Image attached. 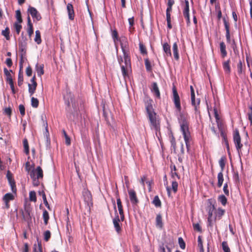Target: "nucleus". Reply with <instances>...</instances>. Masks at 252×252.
<instances>
[{"label":"nucleus","instance_id":"obj_1","mask_svg":"<svg viewBox=\"0 0 252 252\" xmlns=\"http://www.w3.org/2000/svg\"><path fill=\"white\" fill-rule=\"evenodd\" d=\"M172 101L176 108V111L179 113L178 118L180 126V130L183 135L187 150L189 151L190 146L191 136L189 130V117L187 113L182 112L181 99L175 86L172 88Z\"/></svg>","mask_w":252,"mask_h":252},{"label":"nucleus","instance_id":"obj_2","mask_svg":"<svg viewBox=\"0 0 252 252\" xmlns=\"http://www.w3.org/2000/svg\"><path fill=\"white\" fill-rule=\"evenodd\" d=\"M113 39L116 45L117 42L120 41L123 58L121 56L117 57L118 62L121 66L122 74L124 78L128 75V72L131 70L130 57L129 53V45L127 38L121 36L119 38L118 32H113Z\"/></svg>","mask_w":252,"mask_h":252},{"label":"nucleus","instance_id":"obj_3","mask_svg":"<svg viewBox=\"0 0 252 252\" xmlns=\"http://www.w3.org/2000/svg\"><path fill=\"white\" fill-rule=\"evenodd\" d=\"M147 118L150 122L151 129H155L157 132L160 130V120L156 112L147 114Z\"/></svg>","mask_w":252,"mask_h":252},{"label":"nucleus","instance_id":"obj_4","mask_svg":"<svg viewBox=\"0 0 252 252\" xmlns=\"http://www.w3.org/2000/svg\"><path fill=\"white\" fill-rule=\"evenodd\" d=\"M147 114L155 112L153 108V100L148 95H146L143 99Z\"/></svg>","mask_w":252,"mask_h":252},{"label":"nucleus","instance_id":"obj_5","mask_svg":"<svg viewBox=\"0 0 252 252\" xmlns=\"http://www.w3.org/2000/svg\"><path fill=\"white\" fill-rule=\"evenodd\" d=\"M233 141L236 149L239 153L241 151V148L243 147V144L241 143V137L239 134V131L237 129H236L234 131Z\"/></svg>","mask_w":252,"mask_h":252},{"label":"nucleus","instance_id":"obj_6","mask_svg":"<svg viewBox=\"0 0 252 252\" xmlns=\"http://www.w3.org/2000/svg\"><path fill=\"white\" fill-rule=\"evenodd\" d=\"M23 219L25 221H30L32 220L31 213L32 212V208L30 206L25 205L24 210L21 211Z\"/></svg>","mask_w":252,"mask_h":252},{"label":"nucleus","instance_id":"obj_7","mask_svg":"<svg viewBox=\"0 0 252 252\" xmlns=\"http://www.w3.org/2000/svg\"><path fill=\"white\" fill-rule=\"evenodd\" d=\"M128 193L130 202L133 206H137L139 201L136 195V191L134 189H129Z\"/></svg>","mask_w":252,"mask_h":252},{"label":"nucleus","instance_id":"obj_8","mask_svg":"<svg viewBox=\"0 0 252 252\" xmlns=\"http://www.w3.org/2000/svg\"><path fill=\"white\" fill-rule=\"evenodd\" d=\"M31 84H28L29 93L31 95H32L35 92L37 84L36 82V77L34 75L31 80Z\"/></svg>","mask_w":252,"mask_h":252},{"label":"nucleus","instance_id":"obj_9","mask_svg":"<svg viewBox=\"0 0 252 252\" xmlns=\"http://www.w3.org/2000/svg\"><path fill=\"white\" fill-rule=\"evenodd\" d=\"M28 12L31 15L34 20L39 21L41 18L40 14L34 7H29L28 9Z\"/></svg>","mask_w":252,"mask_h":252},{"label":"nucleus","instance_id":"obj_10","mask_svg":"<svg viewBox=\"0 0 252 252\" xmlns=\"http://www.w3.org/2000/svg\"><path fill=\"white\" fill-rule=\"evenodd\" d=\"M191 104L192 106L194 107V110L195 114L199 113V107H198V106L200 104V99H197L196 100H195V96L194 95H191Z\"/></svg>","mask_w":252,"mask_h":252},{"label":"nucleus","instance_id":"obj_11","mask_svg":"<svg viewBox=\"0 0 252 252\" xmlns=\"http://www.w3.org/2000/svg\"><path fill=\"white\" fill-rule=\"evenodd\" d=\"M31 172H33L36 178H41L43 177V170L40 166H37L35 169H32Z\"/></svg>","mask_w":252,"mask_h":252},{"label":"nucleus","instance_id":"obj_12","mask_svg":"<svg viewBox=\"0 0 252 252\" xmlns=\"http://www.w3.org/2000/svg\"><path fill=\"white\" fill-rule=\"evenodd\" d=\"M151 92L154 94V95L158 97V98H160V92L158 86V84L156 82H154L152 84V88H151Z\"/></svg>","mask_w":252,"mask_h":252},{"label":"nucleus","instance_id":"obj_13","mask_svg":"<svg viewBox=\"0 0 252 252\" xmlns=\"http://www.w3.org/2000/svg\"><path fill=\"white\" fill-rule=\"evenodd\" d=\"M120 221V219L118 215H117L115 219H114L113 220V222L115 230L118 233H120L121 231V227L120 226V224H119Z\"/></svg>","mask_w":252,"mask_h":252},{"label":"nucleus","instance_id":"obj_14","mask_svg":"<svg viewBox=\"0 0 252 252\" xmlns=\"http://www.w3.org/2000/svg\"><path fill=\"white\" fill-rule=\"evenodd\" d=\"M156 226L157 228L159 229L163 228V223L162 222V216L160 214L157 215L156 218Z\"/></svg>","mask_w":252,"mask_h":252},{"label":"nucleus","instance_id":"obj_15","mask_svg":"<svg viewBox=\"0 0 252 252\" xmlns=\"http://www.w3.org/2000/svg\"><path fill=\"white\" fill-rule=\"evenodd\" d=\"M225 210L221 208H218L215 212V220H220L222 217L224 215Z\"/></svg>","mask_w":252,"mask_h":252},{"label":"nucleus","instance_id":"obj_16","mask_svg":"<svg viewBox=\"0 0 252 252\" xmlns=\"http://www.w3.org/2000/svg\"><path fill=\"white\" fill-rule=\"evenodd\" d=\"M4 74L6 76V81L9 84H12L14 83L13 81L12 75L10 74V72H12L11 70L9 71L6 68H4L3 69Z\"/></svg>","mask_w":252,"mask_h":252},{"label":"nucleus","instance_id":"obj_17","mask_svg":"<svg viewBox=\"0 0 252 252\" xmlns=\"http://www.w3.org/2000/svg\"><path fill=\"white\" fill-rule=\"evenodd\" d=\"M183 14L187 21H189V2L188 0H186L185 6L183 10Z\"/></svg>","mask_w":252,"mask_h":252},{"label":"nucleus","instance_id":"obj_18","mask_svg":"<svg viewBox=\"0 0 252 252\" xmlns=\"http://www.w3.org/2000/svg\"><path fill=\"white\" fill-rule=\"evenodd\" d=\"M30 177L32 180V184L34 187H37L40 184L39 180L42 179L41 178H36L35 176L34 175L33 172H30Z\"/></svg>","mask_w":252,"mask_h":252},{"label":"nucleus","instance_id":"obj_19","mask_svg":"<svg viewBox=\"0 0 252 252\" xmlns=\"http://www.w3.org/2000/svg\"><path fill=\"white\" fill-rule=\"evenodd\" d=\"M230 61L229 60L224 62L223 63L222 66L225 72V73L227 74H229L231 71L230 66Z\"/></svg>","mask_w":252,"mask_h":252},{"label":"nucleus","instance_id":"obj_20","mask_svg":"<svg viewBox=\"0 0 252 252\" xmlns=\"http://www.w3.org/2000/svg\"><path fill=\"white\" fill-rule=\"evenodd\" d=\"M222 172L223 171H220L218 174V176H217L218 184H217V185H218V187L219 188H220L222 186L223 182V181H224L223 175Z\"/></svg>","mask_w":252,"mask_h":252},{"label":"nucleus","instance_id":"obj_21","mask_svg":"<svg viewBox=\"0 0 252 252\" xmlns=\"http://www.w3.org/2000/svg\"><path fill=\"white\" fill-rule=\"evenodd\" d=\"M67 9L68 11L69 18L71 20L73 19L74 10L72 5L71 4L68 3L67 5Z\"/></svg>","mask_w":252,"mask_h":252},{"label":"nucleus","instance_id":"obj_22","mask_svg":"<svg viewBox=\"0 0 252 252\" xmlns=\"http://www.w3.org/2000/svg\"><path fill=\"white\" fill-rule=\"evenodd\" d=\"M173 53L175 59L178 60L179 59V55L178 54V45L176 43H174L173 45Z\"/></svg>","mask_w":252,"mask_h":252},{"label":"nucleus","instance_id":"obj_23","mask_svg":"<svg viewBox=\"0 0 252 252\" xmlns=\"http://www.w3.org/2000/svg\"><path fill=\"white\" fill-rule=\"evenodd\" d=\"M170 168H171V176L173 178L175 177H177L178 179H180V176L178 175V174L177 172V168L176 166L174 164H171L170 165Z\"/></svg>","mask_w":252,"mask_h":252},{"label":"nucleus","instance_id":"obj_24","mask_svg":"<svg viewBox=\"0 0 252 252\" xmlns=\"http://www.w3.org/2000/svg\"><path fill=\"white\" fill-rule=\"evenodd\" d=\"M170 141L171 144V147L175 150L176 148V142L175 138L174 137L173 133L171 131L169 135Z\"/></svg>","mask_w":252,"mask_h":252},{"label":"nucleus","instance_id":"obj_25","mask_svg":"<svg viewBox=\"0 0 252 252\" xmlns=\"http://www.w3.org/2000/svg\"><path fill=\"white\" fill-rule=\"evenodd\" d=\"M220 45L221 56L222 58H224L227 55L225 44L223 42H221L220 43Z\"/></svg>","mask_w":252,"mask_h":252},{"label":"nucleus","instance_id":"obj_26","mask_svg":"<svg viewBox=\"0 0 252 252\" xmlns=\"http://www.w3.org/2000/svg\"><path fill=\"white\" fill-rule=\"evenodd\" d=\"M44 65L43 64H41L38 65V64L36 65L35 69L37 72L38 76L41 77L44 74Z\"/></svg>","mask_w":252,"mask_h":252},{"label":"nucleus","instance_id":"obj_27","mask_svg":"<svg viewBox=\"0 0 252 252\" xmlns=\"http://www.w3.org/2000/svg\"><path fill=\"white\" fill-rule=\"evenodd\" d=\"M152 203L156 207H161V202L159 198V197L158 195H156L154 197L153 200L152 201Z\"/></svg>","mask_w":252,"mask_h":252},{"label":"nucleus","instance_id":"obj_28","mask_svg":"<svg viewBox=\"0 0 252 252\" xmlns=\"http://www.w3.org/2000/svg\"><path fill=\"white\" fill-rule=\"evenodd\" d=\"M14 195L10 193H6L3 197V200L4 202H9L11 200H14Z\"/></svg>","mask_w":252,"mask_h":252},{"label":"nucleus","instance_id":"obj_29","mask_svg":"<svg viewBox=\"0 0 252 252\" xmlns=\"http://www.w3.org/2000/svg\"><path fill=\"white\" fill-rule=\"evenodd\" d=\"M237 71L239 75L244 73L245 72V70L241 60H240L237 64Z\"/></svg>","mask_w":252,"mask_h":252},{"label":"nucleus","instance_id":"obj_30","mask_svg":"<svg viewBox=\"0 0 252 252\" xmlns=\"http://www.w3.org/2000/svg\"><path fill=\"white\" fill-rule=\"evenodd\" d=\"M163 49L164 52L170 56H171L170 46L167 43H164L163 45Z\"/></svg>","mask_w":252,"mask_h":252},{"label":"nucleus","instance_id":"obj_31","mask_svg":"<svg viewBox=\"0 0 252 252\" xmlns=\"http://www.w3.org/2000/svg\"><path fill=\"white\" fill-rule=\"evenodd\" d=\"M218 201L221 203L223 206H225L227 202V199L224 195H220L218 197Z\"/></svg>","mask_w":252,"mask_h":252},{"label":"nucleus","instance_id":"obj_32","mask_svg":"<svg viewBox=\"0 0 252 252\" xmlns=\"http://www.w3.org/2000/svg\"><path fill=\"white\" fill-rule=\"evenodd\" d=\"M215 209V207L214 205L212 204L211 203H210V204L209 206H208L207 210H208V217L212 218L213 211Z\"/></svg>","mask_w":252,"mask_h":252},{"label":"nucleus","instance_id":"obj_33","mask_svg":"<svg viewBox=\"0 0 252 252\" xmlns=\"http://www.w3.org/2000/svg\"><path fill=\"white\" fill-rule=\"evenodd\" d=\"M23 146L24 148V152L26 155H29L30 153L29 151V146L28 144V141L27 139H24L23 140Z\"/></svg>","mask_w":252,"mask_h":252},{"label":"nucleus","instance_id":"obj_34","mask_svg":"<svg viewBox=\"0 0 252 252\" xmlns=\"http://www.w3.org/2000/svg\"><path fill=\"white\" fill-rule=\"evenodd\" d=\"M43 219L45 225H47L48 223L49 216L48 212L46 210H44L43 212Z\"/></svg>","mask_w":252,"mask_h":252},{"label":"nucleus","instance_id":"obj_35","mask_svg":"<svg viewBox=\"0 0 252 252\" xmlns=\"http://www.w3.org/2000/svg\"><path fill=\"white\" fill-rule=\"evenodd\" d=\"M117 204L119 213L124 212L122 201L119 197L117 198Z\"/></svg>","mask_w":252,"mask_h":252},{"label":"nucleus","instance_id":"obj_36","mask_svg":"<svg viewBox=\"0 0 252 252\" xmlns=\"http://www.w3.org/2000/svg\"><path fill=\"white\" fill-rule=\"evenodd\" d=\"M31 104L32 107L37 108L39 105L38 100L34 97H32L31 98Z\"/></svg>","mask_w":252,"mask_h":252},{"label":"nucleus","instance_id":"obj_37","mask_svg":"<svg viewBox=\"0 0 252 252\" xmlns=\"http://www.w3.org/2000/svg\"><path fill=\"white\" fill-rule=\"evenodd\" d=\"M62 132H63V136H64V138L65 139V144L67 146L70 145L71 144V140H70V137L68 136V135L67 134V133L64 129H63Z\"/></svg>","mask_w":252,"mask_h":252},{"label":"nucleus","instance_id":"obj_38","mask_svg":"<svg viewBox=\"0 0 252 252\" xmlns=\"http://www.w3.org/2000/svg\"><path fill=\"white\" fill-rule=\"evenodd\" d=\"M221 245L222 250L224 251V252H230V248L226 241L222 242Z\"/></svg>","mask_w":252,"mask_h":252},{"label":"nucleus","instance_id":"obj_39","mask_svg":"<svg viewBox=\"0 0 252 252\" xmlns=\"http://www.w3.org/2000/svg\"><path fill=\"white\" fill-rule=\"evenodd\" d=\"M33 252H42V246L40 243H38L37 246L36 244L34 245Z\"/></svg>","mask_w":252,"mask_h":252},{"label":"nucleus","instance_id":"obj_40","mask_svg":"<svg viewBox=\"0 0 252 252\" xmlns=\"http://www.w3.org/2000/svg\"><path fill=\"white\" fill-rule=\"evenodd\" d=\"M84 197L85 201H87L88 202L92 200L91 194L89 191H85L84 193Z\"/></svg>","mask_w":252,"mask_h":252},{"label":"nucleus","instance_id":"obj_41","mask_svg":"<svg viewBox=\"0 0 252 252\" xmlns=\"http://www.w3.org/2000/svg\"><path fill=\"white\" fill-rule=\"evenodd\" d=\"M30 200L31 201L36 202V193L34 191H31L29 193Z\"/></svg>","mask_w":252,"mask_h":252},{"label":"nucleus","instance_id":"obj_42","mask_svg":"<svg viewBox=\"0 0 252 252\" xmlns=\"http://www.w3.org/2000/svg\"><path fill=\"white\" fill-rule=\"evenodd\" d=\"M51 232L49 230H46L43 233L44 240L48 242L51 238Z\"/></svg>","mask_w":252,"mask_h":252},{"label":"nucleus","instance_id":"obj_43","mask_svg":"<svg viewBox=\"0 0 252 252\" xmlns=\"http://www.w3.org/2000/svg\"><path fill=\"white\" fill-rule=\"evenodd\" d=\"M19 50L21 52L20 55L26 56L27 47L25 45L21 44L19 46Z\"/></svg>","mask_w":252,"mask_h":252},{"label":"nucleus","instance_id":"obj_44","mask_svg":"<svg viewBox=\"0 0 252 252\" xmlns=\"http://www.w3.org/2000/svg\"><path fill=\"white\" fill-rule=\"evenodd\" d=\"M226 158L224 157L221 158L219 160V164L221 168V171H223L225 167V160Z\"/></svg>","mask_w":252,"mask_h":252},{"label":"nucleus","instance_id":"obj_45","mask_svg":"<svg viewBox=\"0 0 252 252\" xmlns=\"http://www.w3.org/2000/svg\"><path fill=\"white\" fill-rule=\"evenodd\" d=\"M34 40L38 44H39L41 43L42 40L41 38L40 32H35Z\"/></svg>","mask_w":252,"mask_h":252},{"label":"nucleus","instance_id":"obj_46","mask_svg":"<svg viewBox=\"0 0 252 252\" xmlns=\"http://www.w3.org/2000/svg\"><path fill=\"white\" fill-rule=\"evenodd\" d=\"M23 73L21 72L20 71L19 72L18 74V85L19 86H21L23 83Z\"/></svg>","mask_w":252,"mask_h":252},{"label":"nucleus","instance_id":"obj_47","mask_svg":"<svg viewBox=\"0 0 252 252\" xmlns=\"http://www.w3.org/2000/svg\"><path fill=\"white\" fill-rule=\"evenodd\" d=\"M145 67H146V70L148 71H151L152 68V66L151 65V63L148 59H146L145 60Z\"/></svg>","mask_w":252,"mask_h":252},{"label":"nucleus","instance_id":"obj_48","mask_svg":"<svg viewBox=\"0 0 252 252\" xmlns=\"http://www.w3.org/2000/svg\"><path fill=\"white\" fill-rule=\"evenodd\" d=\"M220 132V136L222 138L223 141L224 142L225 141H227V135L225 131L223 130L222 129H220V127H219Z\"/></svg>","mask_w":252,"mask_h":252},{"label":"nucleus","instance_id":"obj_49","mask_svg":"<svg viewBox=\"0 0 252 252\" xmlns=\"http://www.w3.org/2000/svg\"><path fill=\"white\" fill-rule=\"evenodd\" d=\"M178 184L176 181H172V189L174 193H176L178 190Z\"/></svg>","mask_w":252,"mask_h":252},{"label":"nucleus","instance_id":"obj_50","mask_svg":"<svg viewBox=\"0 0 252 252\" xmlns=\"http://www.w3.org/2000/svg\"><path fill=\"white\" fill-rule=\"evenodd\" d=\"M213 110H214L215 117V118L216 119V121H217V122L218 123V127H219V122L218 121L220 120V117H219V115L218 112L217 108L216 107H214V109H213Z\"/></svg>","mask_w":252,"mask_h":252},{"label":"nucleus","instance_id":"obj_51","mask_svg":"<svg viewBox=\"0 0 252 252\" xmlns=\"http://www.w3.org/2000/svg\"><path fill=\"white\" fill-rule=\"evenodd\" d=\"M178 242L180 245V248L182 249H185L186 247V244L183 240V238L181 237H180L178 238Z\"/></svg>","mask_w":252,"mask_h":252},{"label":"nucleus","instance_id":"obj_52","mask_svg":"<svg viewBox=\"0 0 252 252\" xmlns=\"http://www.w3.org/2000/svg\"><path fill=\"white\" fill-rule=\"evenodd\" d=\"M21 23V22H19L18 21H17L16 22H15L14 23V27L15 30L16 31V32H20V31L21 30V29L22 28Z\"/></svg>","mask_w":252,"mask_h":252},{"label":"nucleus","instance_id":"obj_53","mask_svg":"<svg viewBox=\"0 0 252 252\" xmlns=\"http://www.w3.org/2000/svg\"><path fill=\"white\" fill-rule=\"evenodd\" d=\"M16 18L17 21L19 22H22V19L21 17V12L19 10H17L16 11Z\"/></svg>","mask_w":252,"mask_h":252},{"label":"nucleus","instance_id":"obj_54","mask_svg":"<svg viewBox=\"0 0 252 252\" xmlns=\"http://www.w3.org/2000/svg\"><path fill=\"white\" fill-rule=\"evenodd\" d=\"M193 227L194 230L200 232H202V228L199 223H193Z\"/></svg>","mask_w":252,"mask_h":252},{"label":"nucleus","instance_id":"obj_55","mask_svg":"<svg viewBox=\"0 0 252 252\" xmlns=\"http://www.w3.org/2000/svg\"><path fill=\"white\" fill-rule=\"evenodd\" d=\"M19 109L20 114L22 117H23L25 115V108L24 106L22 104H20L19 106Z\"/></svg>","mask_w":252,"mask_h":252},{"label":"nucleus","instance_id":"obj_56","mask_svg":"<svg viewBox=\"0 0 252 252\" xmlns=\"http://www.w3.org/2000/svg\"><path fill=\"white\" fill-rule=\"evenodd\" d=\"M223 191L226 195L228 196L229 195V191L228 189V184L227 183H225L223 186Z\"/></svg>","mask_w":252,"mask_h":252},{"label":"nucleus","instance_id":"obj_57","mask_svg":"<svg viewBox=\"0 0 252 252\" xmlns=\"http://www.w3.org/2000/svg\"><path fill=\"white\" fill-rule=\"evenodd\" d=\"M139 48L141 54H147V50L145 46L141 43L139 44Z\"/></svg>","mask_w":252,"mask_h":252},{"label":"nucleus","instance_id":"obj_58","mask_svg":"<svg viewBox=\"0 0 252 252\" xmlns=\"http://www.w3.org/2000/svg\"><path fill=\"white\" fill-rule=\"evenodd\" d=\"M32 168L34 169L33 167H31V165H30V162L27 161L26 163L25 169H26V171H27L30 174L31 171H32L31 170V168Z\"/></svg>","mask_w":252,"mask_h":252},{"label":"nucleus","instance_id":"obj_59","mask_svg":"<svg viewBox=\"0 0 252 252\" xmlns=\"http://www.w3.org/2000/svg\"><path fill=\"white\" fill-rule=\"evenodd\" d=\"M4 113L5 115L10 117L12 114V110L10 107L5 108L4 110Z\"/></svg>","mask_w":252,"mask_h":252},{"label":"nucleus","instance_id":"obj_60","mask_svg":"<svg viewBox=\"0 0 252 252\" xmlns=\"http://www.w3.org/2000/svg\"><path fill=\"white\" fill-rule=\"evenodd\" d=\"M250 112L248 113V119L251 122V125H252V106H249Z\"/></svg>","mask_w":252,"mask_h":252},{"label":"nucleus","instance_id":"obj_61","mask_svg":"<svg viewBox=\"0 0 252 252\" xmlns=\"http://www.w3.org/2000/svg\"><path fill=\"white\" fill-rule=\"evenodd\" d=\"M198 246L200 249L203 250V242L201 236L198 237Z\"/></svg>","mask_w":252,"mask_h":252},{"label":"nucleus","instance_id":"obj_62","mask_svg":"<svg viewBox=\"0 0 252 252\" xmlns=\"http://www.w3.org/2000/svg\"><path fill=\"white\" fill-rule=\"evenodd\" d=\"M26 75L29 77L32 76V69L31 66H28L27 67L26 70Z\"/></svg>","mask_w":252,"mask_h":252},{"label":"nucleus","instance_id":"obj_63","mask_svg":"<svg viewBox=\"0 0 252 252\" xmlns=\"http://www.w3.org/2000/svg\"><path fill=\"white\" fill-rule=\"evenodd\" d=\"M11 188V190L13 192L15 193L16 192V187L15 182L9 183Z\"/></svg>","mask_w":252,"mask_h":252},{"label":"nucleus","instance_id":"obj_64","mask_svg":"<svg viewBox=\"0 0 252 252\" xmlns=\"http://www.w3.org/2000/svg\"><path fill=\"white\" fill-rule=\"evenodd\" d=\"M29 248L28 244L26 243L24 244V248L22 250V252H29Z\"/></svg>","mask_w":252,"mask_h":252}]
</instances>
